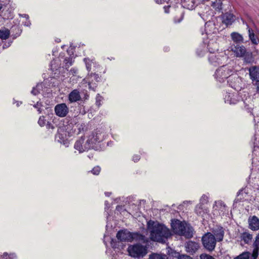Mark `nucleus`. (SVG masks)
Masks as SVG:
<instances>
[{
    "mask_svg": "<svg viewBox=\"0 0 259 259\" xmlns=\"http://www.w3.org/2000/svg\"><path fill=\"white\" fill-rule=\"evenodd\" d=\"M147 228L150 234V239L154 241L165 243L171 235L169 229L157 222L149 221L147 223Z\"/></svg>",
    "mask_w": 259,
    "mask_h": 259,
    "instance_id": "obj_1",
    "label": "nucleus"
},
{
    "mask_svg": "<svg viewBox=\"0 0 259 259\" xmlns=\"http://www.w3.org/2000/svg\"><path fill=\"white\" fill-rule=\"evenodd\" d=\"M103 135L98 131L93 132L87 138L81 137L74 144V148L79 153L93 148L98 142L103 140Z\"/></svg>",
    "mask_w": 259,
    "mask_h": 259,
    "instance_id": "obj_2",
    "label": "nucleus"
},
{
    "mask_svg": "<svg viewBox=\"0 0 259 259\" xmlns=\"http://www.w3.org/2000/svg\"><path fill=\"white\" fill-rule=\"evenodd\" d=\"M171 226L174 233L187 238L193 236V228L185 222L179 220H171Z\"/></svg>",
    "mask_w": 259,
    "mask_h": 259,
    "instance_id": "obj_3",
    "label": "nucleus"
},
{
    "mask_svg": "<svg viewBox=\"0 0 259 259\" xmlns=\"http://www.w3.org/2000/svg\"><path fill=\"white\" fill-rule=\"evenodd\" d=\"M129 255L133 257L141 258L145 256L147 253V247L140 243L130 245L127 248Z\"/></svg>",
    "mask_w": 259,
    "mask_h": 259,
    "instance_id": "obj_4",
    "label": "nucleus"
},
{
    "mask_svg": "<svg viewBox=\"0 0 259 259\" xmlns=\"http://www.w3.org/2000/svg\"><path fill=\"white\" fill-rule=\"evenodd\" d=\"M228 56L224 52H215L211 51L208 56L209 63L213 66L222 64L228 60Z\"/></svg>",
    "mask_w": 259,
    "mask_h": 259,
    "instance_id": "obj_5",
    "label": "nucleus"
},
{
    "mask_svg": "<svg viewBox=\"0 0 259 259\" xmlns=\"http://www.w3.org/2000/svg\"><path fill=\"white\" fill-rule=\"evenodd\" d=\"M202 243L205 249L209 251L214 250L217 243L214 236L210 232L205 233L202 237Z\"/></svg>",
    "mask_w": 259,
    "mask_h": 259,
    "instance_id": "obj_6",
    "label": "nucleus"
},
{
    "mask_svg": "<svg viewBox=\"0 0 259 259\" xmlns=\"http://www.w3.org/2000/svg\"><path fill=\"white\" fill-rule=\"evenodd\" d=\"M232 72V70L230 67L223 65L216 70L214 76L218 81L223 82L231 75Z\"/></svg>",
    "mask_w": 259,
    "mask_h": 259,
    "instance_id": "obj_7",
    "label": "nucleus"
},
{
    "mask_svg": "<svg viewBox=\"0 0 259 259\" xmlns=\"http://www.w3.org/2000/svg\"><path fill=\"white\" fill-rule=\"evenodd\" d=\"M67 128H66L64 126H60L58 130V134L56 136V140L60 143L61 144H63L66 147H68L69 145V141L67 139V134L69 135V133L67 131Z\"/></svg>",
    "mask_w": 259,
    "mask_h": 259,
    "instance_id": "obj_8",
    "label": "nucleus"
},
{
    "mask_svg": "<svg viewBox=\"0 0 259 259\" xmlns=\"http://www.w3.org/2000/svg\"><path fill=\"white\" fill-rule=\"evenodd\" d=\"M100 77L98 74L91 73L88 74L84 80L88 83L89 88L93 90L96 88V82L100 81Z\"/></svg>",
    "mask_w": 259,
    "mask_h": 259,
    "instance_id": "obj_9",
    "label": "nucleus"
},
{
    "mask_svg": "<svg viewBox=\"0 0 259 259\" xmlns=\"http://www.w3.org/2000/svg\"><path fill=\"white\" fill-rule=\"evenodd\" d=\"M54 110L57 116L64 117L68 114L69 108L65 103H61L55 106Z\"/></svg>",
    "mask_w": 259,
    "mask_h": 259,
    "instance_id": "obj_10",
    "label": "nucleus"
},
{
    "mask_svg": "<svg viewBox=\"0 0 259 259\" xmlns=\"http://www.w3.org/2000/svg\"><path fill=\"white\" fill-rule=\"evenodd\" d=\"M221 19L222 23L228 26L231 25L234 22L236 17L232 13L227 12L222 14Z\"/></svg>",
    "mask_w": 259,
    "mask_h": 259,
    "instance_id": "obj_11",
    "label": "nucleus"
},
{
    "mask_svg": "<svg viewBox=\"0 0 259 259\" xmlns=\"http://www.w3.org/2000/svg\"><path fill=\"white\" fill-rule=\"evenodd\" d=\"M116 237L120 241H130L133 239L132 234L126 230L119 231Z\"/></svg>",
    "mask_w": 259,
    "mask_h": 259,
    "instance_id": "obj_12",
    "label": "nucleus"
},
{
    "mask_svg": "<svg viewBox=\"0 0 259 259\" xmlns=\"http://www.w3.org/2000/svg\"><path fill=\"white\" fill-rule=\"evenodd\" d=\"M239 100V97L236 94L227 93L224 97L225 102L230 105L235 104Z\"/></svg>",
    "mask_w": 259,
    "mask_h": 259,
    "instance_id": "obj_13",
    "label": "nucleus"
},
{
    "mask_svg": "<svg viewBox=\"0 0 259 259\" xmlns=\"http://www.w3.org/2000/svg\"><path fill=\"white\" fill-rule=\"evenodd\" d=\"M231 49L237 57H243L246 53V48L243 46L232 45Z\"/></svg>",
    "mask_w": 259,
    "mask_h": 259,
    "instance_id": "obj_14",
    "label": "nucleus"
},
{
    "mask_svg": "<svg viewBox=\"0 0 259 259\" xmlns=\"http://www.w3.org/2000/svg\"><path fill=\"white\" fill-rule=\"evenodd\" d=\"M249 75L252 81H259V67L252 66L248 69Z\"/></svg>",
    "mask_w": 259,
    "mask_h": 259,
    "instance_id": "obj_15",
    "label": "nucleus"
},
{
    "mask_svg": "<svg viewBox=\"0 0 259 259\" xmlns=\"http://www.w3.org/2000/svg\"><path fill=\"white\" fill-rule=\"evenodd\" d=\"M68 98L71 103L80 100L81 96L79 91L77 89L73 90L69 94Z\"/></svg>",
    "mask_w": 259,
    "mask_h": 259,
    "instance_id": "obj_16",
    "label": "nucleus"
},
{
    "mask_svg": "<svg viewBox=\"0 0 259 259\" xmlns=\"http://www.w3.org/2000/svg\"><path fill=\"white\" fill-rule=\"evenodd\" d=\"M217 241L220 242L223 240L224 236V230L223 227L221 226L217 227L212 231Z\"/></svg>",
    "mask_w": 259,
    "mask_h": 259,
    "instance_id": "obj_17",
    "label": "nucleus"
},
{
    "mask_svg": "<svg viewBox=\"0 0 259 259\" xmlns=\"http://www.w3.org/2000/svg\"><path fill=\"white\" fill-rule=\"evenodd\" d=\"M199 248V244L194 241H189L186 245V251L192 254L195 253Z\"/></svg>",
    "mask_w": 259,
    "mask_h": 259,
    "instance_id": "obj_18",
    "label": "nucleus"
},
{
    "mask_svg": "<svg viewBox=\"0 0 259 259\" xmlns=\"http://www.w3.org/2000/svg\"><path fill=\"white\" fill-rule=\"evenodd\" d=\"M249 228L254 231L259 229V219L254 215L248 219Z\"/></svg>",
    "mask_w": 259,
    "mask_h": 259,
    "instance_id": "obj_19",
    "label": "nucleus"
},
{
    "mask_svg": "<svg viewBox=\"0 0 259 259\" xmlns=\"http://www.w3.org/2000/svg\"><path fill=\"white\" fill-rule=\"evenodd\" d=\"M253 248L252 253V257L256 258L258 255L259 251V233L255 238V240L252 244Z\"/></svg>",
    "mask_w": 259,
    "mask_h": 259,
    "instance_id": "obj_20",
    "label": "nucleus"
},
{
    "mask_svg": "<svg viewBox=\"0 0 259 259\" xmlns=\"http://www.w3.org/2000/svg\"><path fill=\"white\" fill-rule=\"evenodd\" d=\"M248 36L249 39L252 44L257 45L259 43L258 38L254 34L253 30L247 26Z\"/></svg>",
    "mask_w": 259,
    "mask_h": 259,
    "instance_id": "obj_21",
    "label": "nucleus"
},
{
    "mask_svg": "<svg viewBox=\"0 0 259 259\" xmlns=\"http://www.w3.org/2000/svg\"><path fill=\"white\" fill-rule=\"evenodd\" d=\"M218 44L216 42L215 39H211L207 42V48L208 50L209 53L211 51L212 52H215L218 50Z\"/></svg>",
    "mask_w": 259,
    "mask_h": 259,
    "instance_id": "obj_22",
    "label": "nucleus"
},
{
    "mask_svg": "<svg viewBox=\"0 0 259 259\" xmlns=\"http://www.w3.org/2000/svg\"><path fill=\"white\" fill-rule=\"evenodd\" d=\"M231 37L232 40L236 43L243 42V37L240 33L233 32L231 33Z\"/></svg>",
    "mask_w": 259,
    "mask_h": 259,
    "instance_id": "obj_23",
    "label": "nucleus"
},
{
    "mask_svg": "<svg viewBox=\"0 0 259 259\" xmlns=\"http://www.w3.org/2000/svg\"><path fill=\"white\" fill-rule=\"evenodd\" d=\"M240 238L245 244H249L252 239V235L248 232H244L241 234Z\"/></svg>",
    "mask_w": 259,
    "mask_h": 259,
    "instance_id": "obj_24",
    "label": "nucleus"
},
{
    "mask_svg": "<svg viewBox=\"0 0 259 259\" xmlns=\"http://www.w3.org/2000/svg\"><path fill=\"white\" fill-rule=\"evenodd\" d=\"M195 210L197 215L202 217L206 212V209L204 208L203 205L201 204L197 205Z\"/></svg>",
    "mask_w": 259,
    "mask_h": 259,
    "instance_id": "obj_25",
    "label": "nucleus"
},
{
    "mask_svg": "<svg viewBox=\"0 0 259 259\" xmlns=\"http://www.w3.org/2000/svg\"><path fill=\"white\" fill-rule=\"evenodd\" d=\"M149 259H167V257L165 254L153 253L149 255Z\"/></svg>",
    "mask_w": 259,
    "mask_h": 259,
    "instance_id": "obj_26",
    "label": "nucleus"
},
{
    "mask_svg": "<svg viewBox=\"0 0 259 259\" xmlns=\"http://www.w3.org/2000/svg\"><path fill=\"white\" fill-rule=\"evenodd\" d=\"M211 6L216 10L220 11L222 9V0H216L212 2Z\"/></svg>",
    "mask_w": 259,
    "mask_h": 259,
    "instance_id": "obj_27",
    "label": "nucleus"
},
{
    "mask_svg": "<svg viewBox=\"0 0 259 259\" xmlns=\"http://www.w3.org/2000/svg\"><path fill=\"white\" fill-rule=\"evenodd\" d=\"M10 31L7 29L0 30V38L2 39H7L10 35Z\"/></svg>",
    "mask_w": 259,
    "mask_h": 259,
    "instance_id": "obj_28",
    "label": "nucleus"
},
{
    "mask_svg": "<svg viewBox=\"0 0 259 259\" xmlns=\"http://www.w3.org/2000/svg\"><path fill=\"white\" fill-rule=\"evenodd\" d=\"M250 253L248 251H245L236 256L234 259H249Z\"/></svg>",
    "mask_w": 259,
    "mask_h": 259,
    "instance_id": "obj_29",
    "label": "nucleus"
},
{
    "mask_svg": "<svg viewBox=\"0 0 259 259\" xmlns=\"http://www.w3.org/2000/svg\"><path fill=\"white\" fill-rule=\"evenodd\" d=\"M244 57V61L246 63H251L253 61V58L252 57V54L251 52H247L245 54V55L243 56Z\"/></svg>",
    "mask_w": 259,
    "mask_h": 259,
    "instance_id": "obj_30",
    "label": "nucleus"
},
{
    "mask_svg": "<svg viewBox=\"0 0 259 259\" xmlns=\"http://www.w3.org/2000/svg\"><path fill=\"white\" fill-rule=\"evenodd\" d=\"M84 61L85 63L86 68L88 71H90L91 70V65L92 61L90 60L88 58H84Z\"/></svg>",
    "mask_w": 259,
    "mask_h": 259,
    "instance_id": "obj_31",
    "label": "nucleus"
},
{
    "mask_svg": "<svg viewBox=\"0 0 259 259\" xmlns=\"http://www.w3.org/2000/svg\"><path fill=\"white\" fill-rule=\"evenodd\" d=\"M65 67L68 68L72 65V59L71 58H66L64 59Z\"/></svg>",
    "mask_w": 259,
    "mask_h": 259,
    "instance_id": "obj_32",
    "label": "nucleus"
},
{
    "mask_svg": "<svg viewBox=\"0 0 259 259\" xmlns=\"http://www.w3.org/2000/svg\"><path fill=\"white\" fill-rule=\"evenodd\" d=\"M208 201V197L205 195H203L200 199L199 204H205L207 203Z\"/></svg>",
    "mask_w": 259,
    "mask_h": 259,
    "instance_id": "obj_33",
    "label": "nucleus"
},
{
    "mask_svg": "<svg viewBox=\"0 0 259 259\" xmlns=\"http://www.w3.org/2000/svg\"><path fill=\"white\" fill-rule=\"evenodd\" d=\"M38 123L40 126H43L45 125L46 120L44 116H40L38 119Z\"/></svg>",
    "mask_w": 259,
    "mask_h": 259,
    "instance_id": "obj_34",
    "label": "nucleus"
},
{
    "mask_svg": "<svg viewBox=\"0 0 259 259\" xmlns=\"http://www.w3.org/2000/svg\"><path fill=\"white\" fill-rule=\"evenodd\" d=\"M100 170H101V168L99 166H95L94 167L92 170H91V172L94 174V175H98L100 172Z\"/></svg>",
    "mask_w": 259,
    "mask_h": 259,
    "instance_id": "obj_35",
    "label": "nucleus"
},
{
    "mask_svg": "<svg viewBox=\"0 0 259 259\" xmlns=\"http://www.w3.org/2000/svg\"><path fill=\"white\" fill-rule=\"evenodd\" d=\"M200 259H215L213 256L206 254V253H202L200 255Z\"/></svg>",
    "mask_w": 259,
    "mask_h": 259,
    "instance_id": "obj_36",
    "label": "nucleus"
},
{
    "mask_svg": "<svg viewBox=\"0 0 259 259\" xmlns=\"http://www.w3.org/2000/svg\"><path fill=\"white\" fill-rule=\"evenodd\" d=\"M102 100V96H101L99 94H98L97 97H96V105L98 107H100V105H101Z\"/></svg>",
    "mask_w": 259,
    "mask_h": 259,
    "instance_id": "obj_37",
    "label": "nucleus"
},
{
    "mask_svg": "<svg viewBox=\"0 0 259 259\" xmlns=\"http://www.w3.org/2000/svg\"><path fill=\"white\" fill-rule=\"evenodd\" d=\"M183 17H184V13H181L179 17L176 16L174 20H175V22H177V23L180 22L183 20Z\"/></svg>",
    "mask_w": 259,
    "mask_h": 259,
    "instance_id": "obj_38",
    "label": "nucleus"
},
{
    "mask_svg": "<svg viewBox=\"0 0 259 259\" xmlns=\"http://www.w3.org/2000/svg\"><path fill=\"white\" fill-rule=\"evenodd\" d=\"M39 85H37L35 88H33L32 90L31 91V93L34 95H36L39 93V91L38 89L39 87Z\"/></svg>",
    "mask_w": 259,
    "mask_h": 259,
    "instance_id": "obj_39",
    "label": "nucleus"
},
{
    "mask_svg": "<svg viewBox=\"0 0 259 259\" xmlns=\"http://www.w3.org/2000/svg\"><path fill=\"white\" fill-rule=\"evenodd\" d=\"M178 259H193L192 257L185 254L179 255Z\"/></svg>",
    "mask_w": 259,
    "mask_h": 259,
    "instance_id": "obj_40",
    "label": "nucleus"
},
{
    "mask_svg": "<svg viewBox=\"0 0 259 259\" xmlns=\"http://www.w3.org/2000/svg\"><path fill=\"white\" fill-rule=\"evenodd\" d=\"M56 60H53L51 62V69L52 70H56L57 69V66H54L55 65V64L56 63Z\"/></svg>",
    "mask_w": 259,
    "mask_h": 259,
    "instance_id": "obj_41",
    "label": "nucleus"
},
{
    "mask_svg": "<svg viewBox=\"0 0 259 259\" xmlns=\"http://www.w3.org/2000/svg\"><path fill=\"white\" fill-rule=\"evenodd\" d=\"M77 72V69L75 68H73L71 69V70L70 71V74H72V75H76Z\"/></svg>",
    "mask_w": 259,
    "mask_h": 259,
    "instance_id": "obj_42",
    "label": "nucleus"
},
{
    "mask_svg": "<svg viewBox=\"0 0 259 259\" xmlns=\"http://www.w3.org/2000/svg\"><path fill=\"white\" fill-rule=\"evenodd\" d=\"M140 159V156L138 155H134L133 156V160L135 161V162H137Z\"/></svg>",
    "mask_w": 259,
    "mask_h": 259,
    "instance_id": "obj_43",
    "label": "nucleus"
},
{
    "mask_svg": "<svg viewBox=\"0 0 259 259\" xmlns=\"http://www.w3.org/2000/svg\"><path fill=\"white\" fill-rule=\"evenodd\" d=\"M46 126H47V128L48 129H50V128L54 129V127L53 126V125L49 122L46 124Z\"/></svg>",
    "mask_w": 259,
    "mask_h": 259,
    "instance_id": "obj_44",
    "label": "nucleus"
},
{
    "mask_svg": "<svg viewBox=\"0 0 259 259\" xmlns=\"http://www.w3.org/2000/svg\"><path fill=\"white\" fill-rule=\"evenodd\" d=\"M34 106L35 108L37 109V110L39 112V113L41 112V111L40 110V107H38L39 106V103H38V102H37L36 104Z\"/></svg>",
    "mask_w": 259,
    "mask_h": 259,
    "instance_id": "obj_45",
    "label": "nucleus"
},
{
    "mask_svg": "<svg viewBox=\"0 0 259 259\" xmlns=\"http://www.w3.org/2000/svg\"><path fill=\"white\" fill-rule=\"evenodd\" d=\"M255 85L256 87V92L259 94V81H256Z\"/></svg>",
    "mask_w": 259,
    "mask_h": 259,
    "instance_id": "obj_46",
    "label": "nucleus"
},
{
    "mask_svg": "<svg viewBox=\"0 0 259 259\" xmlns=\"http://www.w3.org/2000/svg\"><path fill=\"white\" fill-rule=\"evenodd\" d=\"M169 7H170V6H169L164 7V11L166 13H169Z\"/></svg>",
    "mask_w": 259,
    "mask_h": 259,
    "instance_id": "obj_47",
    "label": "nucleus"
},
{
    "mask_svg": "<svg viewBox=\"0 0 259 259\" xmlns=\"http://www.w3.org/2000/svg\"><path fill=\"white\" fill-rule=\"evenodd\" d=\"M20 16L25 18L27 20L29 18V16L27 14H19Z\"/></svg>",
    "mask_w": 259,
    "mask_h": 259,
    "instance_id": "obj_48",
    "label": "nucleus"
},
{
    "mask_svg": "<svg viewBox=\"0 0 259 259\" xmlns=\"http://www.w3.org/2000/svg\"><path fill=\"white\" fill-rule=\"evenodd\" d=\"M31 25V23L29 20H27L26 22H25L24 25L26 26H30Z\"/></svg>",
    "mask_w": 259,
    "mask_h": 259,
    "instance_id": "obj_49",
    "label": "nucleus"
},
{
    "mask_svg": "<svg viewBox=\"0 0 259 259\" xmlns=\"http://www.w3.org/2000/svg\"><path fill=\"white\" fill-rule=\"evenodd\" d=\"M145 237L144 236H143V235L140 236V239L143 240L145 242Z\"/></svg>",
    "mask_w": 259,
    "mask_h": 259,
    "instance_id": "obj_50",
    "label": "nucleus"
},
{
    "mask_svg": "<svg viewBox=\"0 0 259 259\" xmlns=\"http://www.w3.org/2000/svg\"><path fill=\"white\" fill-rule=\"evenodd\" d=\"M113 242H114V241H113V240L112 239V240H111V246H112V247L113 248H116V247H115V246L113 244Z\"/></svg>",
    "mask_w": 259,
    "mask_h": 259,
    "instance_id": "obj_51",
    "label": "nucleus"
},
{
    "mask_svg": "<svg viewBox=\"0 0 259 259\" xmlns=\"http://www.w3.org/2000/svg\"><path fill=\"white\" fill-rule=\"evenodd\" d=\"M242 192L243 190H240L238 193V196H239Z\"/></svg>",
    "mask_w": 259,
    "mask_h": 259,
    "instance_id": "obj_52",
    "label": "nucleus"
},
{
    "mask_svg": "<svg viewBox=\"0 0 259 259\" xmlns=\"http://www.w3.org/2000/svg\"><path fill=\"white\" fill-rule=\"evenodd\" d=\"M111 193H109V192H105V194L107 196H109L110 195Z\"/></svg>",
    "mask_w": 259,
    "mask_h": 259,
    "instance_id": "obj_53",
    "label": "nucleus"
},
{
    "mask_svg": "<svg viewBox=\"0 0 259 259\" xmlns=\"http://www.w3.org/2000/svg\"><path fill=\"white\" fill-rule=\"evenodd\" d=\"M197 54H198V55L199 56H202L203 55V53H199L198 51H197Z\"/></svg>",
    "mask_w": 259,
    "mask_h": 259,
    "instance_id": "obj_54",
    "label": "nucleus"
},
{
    "mask_svg": "<svg viewBox=\"0 0 259 259\" xmlns=\"http://www.w3.org/2000/svg\"><path fill=\"white\" fill-rule=\"evenodd\" d=\"M109 204L108 201H105V205H106V208L108 207V205Z\"/></svg>",
    "mask_w": 259,
    "mask_h": 259,
    "instance_id": "obj_55",
    "label": "nucleus"
},
{
    "mask_svg": "<svg viewBox=\"0 0 259 259\" xmlns=\"http://www.w3.org/2000/svg\"><path fill=\"white\" fill-rule=\"evenodd\" d=\"M3 8V5L2 4H0V10L2 9Z\"/></svg>",
    "mask_w": 259,
    "mask_h": 259,
    "instance_id": "obj_56",
    "label": "nucleus"
},
{
    "mask_svg": "<svg viewBox=\"0 0 259 259\" xmlns=\"http://www.w3.org/2000/svg\"><path fill=\"white\" fill-rule=\"evenodd\" d=\"M7 255H8L7 253H4V256H7Z\"/></svg>",
    "mask_w": 259,
    "mask_h": 259,
    "instance_id": "obj_57",
    "label": "nucleus"
},
{
    "mask_svg": "<svg viewBox=\"0 0 259 259\" xmlns=\"http://www.w3.org/2000/svg\"><path fill=\"white\" fill-rule=\"evenodd\" d=\"M202 2L208 1V0H201Z\"/></svg>",
    "mask_w": 259,
    "mask_h": 259,
    "instance_id": "obj_58",
    "label": "nucleus"
},
{
    "mask_svg": "<svg viewBox=\"0 0 259 259\" xmlns=\"http://www.w3.org/2000/svg\"><path fill=\"white\" fill-rule=\"evenodd\" d=\"M219 203H220L221 205H222L223 204V203L222 202H219Z\"/></svg>",
    "mask_w": 259,
    "mask_h": 259,
    "instance_id": "obj_59",
    "label": "nucleus"
},
{
    "mask_svg": "<svg viewBox=\"0 0 259 259\" xmlns=\"http://www.w3.org/2000/svg\"><path fill=\"white\" fill-rule=\"evenodd\" d=\"M251 259H256V258H254V257H252Z\"/></svg>",
    "mask_w": 259,
    "mask_h": 259,
    "instance_id": "obj_60",
    "label": "nucleus"
}]
</instances>
